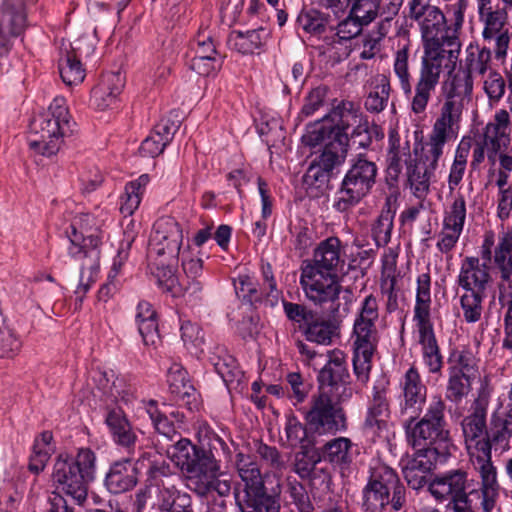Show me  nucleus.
I'll list each match as a JSON object with an SVG mask.
<instances>
[{"mask_svg":"<svg viewBox=\"0 0 512 512\" xmlns=\"http://www.w3.org/2000/svg\"><path fill=\"white\" fill-rule=\"evenodd\" d=\"M408 7L409 18L420 26L424 48L411 101V110L421 114L439 83L446 54L449 60L457 59L461 44L458 35L451 33L440 8L427 1L409 2Z\"/></svg>","mask_w":512,"mask_h":512,"instance_id":"1","label":"nucleus"},{"mask_svg":"<svg viewBox=\"0 0 512 512\" xmlns=\"http://www.w3.org/2000/svg\"><path fill=\"white\" fill-rule=\"evenodd\" d=\"M446 404L434 397L422 418L411 416L404 422L406 441L413 449L402 472L408 486L414 490L427 484V476L438 463H444L454 448L448 423L445 418Z\"/></svg>","mask_w":512,"mask_h":512,"instance_id":"2","label":"nucleus"},{"mask_svg":"<svg viewBox=\"0 0 512 512\" xmlns=\"http://www.w3.org/2000/svg\"><path fill=\"white\" fill-rule=\"evenodd\" d=\"M330 106L322 118L306 126L301 137L305 146L324 145L302 177L307 189L322 188L330 181L333 170L345 161L349 147L347 130L357 121L358 111L352 101L335 98Z\"/></svg>","mask_w":512,"mask_h":512,"instance_id":"3","label":"nucleus"},{"mask_svg":"<svg viewBox=\"0 0 512 512\" xmlns=\"http://www.w3.org/2000/svg\"><path fill=\"white\" fill-rule=\"evenodd\" d=\"M77 124L73 121L64 97H55L48 110L35 116L29 125L30 150L46 157L56 155L65 139L74 135Z\"/></svg>","mask_w":512,"mask_h":512,"instance_id":"4","label":"nucleus"},{"mask_svg":"<svg viewBox=\"0 0 512 512\" xmlns=\"http://www.w3.org/2000/svg\"><path fill=\"white\" fill-rule=\"evenodd\" d=\"M379 319L377 298L370 294L361 302L353 324V372L357 382L366 386L372 369V356L377 349L379 334L376 322Z\"/></svg>","mask_w":512,"mask_h":512,"instance_id":"5","label":"nucleus"},{"mask_svg":"<svg viewBox=\"0 0 512 512\" xmlns=\"http://www.w3.org/2000/svg\"><path fill=\"white\" fill-rule=\"evenodd\" d=\"M97 457L95 452L82 447L75 455L61 453L55 458L52 480L57 488L82 504L88 495V488L96 478Z\"/></svg>","mask_w":512,"mask_h":512,"instance_id":"6","label":"nucleus"},{"mask_svg":"<svg viewBox=\"0 0 512 512\" xmlns=\"http://www.w3.org/2000/svg\"><path fill=\"white\" fill-rule=\"evenodd\" d=\"M369 476L362 489V509L365 512H386L390 505L400 511L406 504V488L397 471L376 461L369 467Z\"/></svg>","mask_w":512,"mask_h":512,"instance_id":"7","label":"nucleus"},{"mask_svg":"<svg viewBox=\"0 0 512 512\" xmlns=\"http://www.w3.org/2000/svg\"><path fill=\"white\" fill-rule=\"evenodd\" d=\"M235 466L243 482V488L235 492V500L241 512H279L278 500L266 493L256 457L239 452L236 454Z\"/></svg>","mask_w":512,"mask_h":512,"instance_id":"8","label":"nucleus"},{"mask_svg":"<svg viewBox=\"0 0 512 512\" xmlns=\"http://www.w3.org/2000/svg\"><path fill=\"white\" fill-rule=\"evenodd\" d=\"M377 164L366 154H358L351 159L340 188L336 192L333 208L338 212H348L365 198L376 184Z\"/></svg>","mask_w":512,"mask_h":512,"instance_id":"9","label":"nucleus"},{"mask_svg":"<svg viewBox=\"0 0 512 512\" xmlns=\"http://www.w3.org/2000/svg\"><path fill=\"white\" fill-rule=\"evenodd\" d=\"M442 89L445 102L431 132L450 140L457 137L464 100L472 94L473 79L469 72L458 70L444 82Z\"/></svg>","mask_w":512,"mask_h":512,"instance_id":"10","label":"nucleus"},{"mask_svg":"<svg viewBox=\"0 0 512 512\" xmlns=\"http://www.w3.org/2000/svg\"><path fill=\"white\" fill-rule=\"evenodd\" d=\"M489 401V391L481 387L468 415L461 422L470 463L489 461V445L484 441L488 433L486 418Z\"/></svg>","mask_w":512,"mask_h":512,"instance_id":"11","label":"nucleus"},{"mask_svg":"<svg viewBox=\"0 0 512 512\" xmlns=\"http://www.w3.org/2000/svg\"><path fill=\"white\" fill-rule=\"evenodd\" d=\"M480 481L471 479L470 486L459 512H493L500 497L497 468L493 462L470 463Z\"/></svg>","mask_w":512,"mask_h":512,"instance_id":"12","label":"nucleus"},{"mask_svg":"<svg viewBox=\"0 0 512 512\" xmlns=\"http://www.w3.org/2000/svg\"><path fill=\"white\" fill-rule=\"evenodd\" d=\"M94 225L95 218L89 213H84L74 218L70 231H67L70 241L68 253L72 258L82 260L83 272L90 270L93 273L100 266L101 238L92 232Z\"/></svg>","mask_w":512,"mask_h":512,"instance_id":"13","label":"nucleus"},{"mask_svg":"<svg viewBox=\"0 0 512 512\" xmlns=\"http://www.w3.org/2000/svg\"><path fill=\"white\" fill-rule=\"evenodd\" d=\"M449 139L430 133L422 148L421 160L408 165L406 171L407 184L413 195L425 199L430 191V180L438 167V161L443 155V149Z\"/></svg>","mask_w":512,"mask_h":512,"instance_id":"14","label":"nucleus"},{"mask_svg":"<svg viewBox=\"0 0 512 512\" xmlns=\"http://www.w3.org/2000/svg\"><path fill=\"white\" fill-rule=\"evenodd\" d=\"M167 457L187 476L215 475L219 461L210 450L194 445L188 438L180 437L165 450Z\"/></svg>","mask_w":512,"mask_h":512,"instance_id":"15","label":"nucleus"},{"mask_svg":"<svg viewBox=\"0 0 512 512\" xmlns=\"http://www.w3.org/2000/svg\"><path fill=\"white\" fill-rule=\"evenodd\" d=\"M343 402L328 392H319L306 413V421L310 428L318 433L345 432L348 429V422L341 406Z\"/></svg>","mask_w":512,"mask_h":512,"instance_id":"16","label":"nucleus"},{"mask_svg":"<svg viewBox=\"0 0 512 512\" xmlns=\"http://www.w3.org/2000/svg\"><path fill=\"white\" fill-rule=\"evenodd\" d=\"M478 13L484 23V40H495V58L504 60L510 43L508 30H504L508 19L506 8L500 7L497 0H478Z\"/></svg>","mask_w":512,"mask_h":512,"instance_id":"17","label":"nucleus"},{"mask_svg":"<svg viewBox=\"0 0 512 512\" xmlns=\"http://www.w3.org/2000/svg\"><path fill=\"white\" fill-rule=\"evenodd\" d=\"M468 472L462 468L451 469L437 475L428 490L438 501H448V508L459 512L470 486Z\"/></svg>","mask_w":512,"mask_h":512,"instance_id":"18","label":"nucleus"},{"mask_svg":"<svg viewBox=\"0 0 512 512\" xmlns=\"http://www.w3.org/2000/svg\"><path fill=\"white\" fill-rule=\"evenodd\" d=\"M348 379L344 354L338 350L329 352V360L318 374L319 392H328L337 400L348 401L352 397Z\"/></svg>","mask_w":512,"mask_h":512,"instance_id":"19","label":"nucleus"},{"mask_svg":"<svg viewBox=\"0 0 512 512\" xmlns=\"http://www.w3.org/2000/svg\"><path fill=\"white\" fill-rule=\"evenodd\" d=\"M183 241L180 224L173 217H162L154 226L149 241V252L157 256L176 259Z\"/></svg>","mask_w":512,"mask_h":512,"instance_id":"20","label":"nucleus"},{"mask_svg":"<svg viewBox=\"0 0 512 512\" xmlns=\"http://www.w3.org/2000/svg\"><path fill=\"white\" fill-rule=\"evenodd\" d=\"M300 284L306 296L316 304L335 302L339 298L341 285L337 274L304 268Z\"/></svg>","mask_w":512,"mask_h":512,"instance_id":"21","label":"nucleus"},{"mask_svg":"<svg viewBox=\"0 0 512 512\" xmlns=\"http://www.w3.org/2000/svg\"><path fill=\"white\" fill-rule=\"evenodd\" d=\"M417 159L412 157L409 141L402 142L397 133L389 134V146L386 155L385 181L390 194L398 195V182L403 165L408 167Z\"/></svg>","mask_w":512,"mask_h":512,"instance_id":"22","label":"nucleus"},{"mask_svg":"<svg viewBox=\"0 0 512 512\" xmlns=\"http://www.w3.org/2000/svg\"><path fill=\"white\" fill-rule=\"evenodd\" d=\"M105 424L114 443L127 455L135 456L139 439L125 412L120 407L108 408Z\"/></svg>","mask_w":512,"mask_h":512,"instance_id":"23","label":"nucleus"},{"mask_svg":"<svg viewBox=\"0 0 512 512\" xmlns=\"http://www.w3.org/2000/svg\"><path fill=\"white\" fill-rule=\"evenodd\" d=\"M105 424L114 443L127 455L135 456L139 439L125 412L120 407L108 408Z\"/></svg>","mask_w":512,"mask_h":512,"instance_id":"24","label":"nucleus"},{"mask_svg":"<svg viewBox=\"0 0 512 512\" xmlns=\"http://www.w3.org/2000/svg\"><path fill=\"white\" fill-rule=\"evenodd\" d=\"M105 424L114 443L127 455L135 456L139 439L125 412L120 407L108 408Z\"/></svg>","mask_w":512,"mask_h":512,"instance_id":"25","label":"nucleus"},{"mask_svg":"<svg viewBox=\"0 0 512 512\" xmlns=\"http://www.w3.org/2000/svg\"><path fill=\"white\" fill-rule=\"evenodd\" d=\"M105 424L114 443L127 455L135 456L139 439L125 412L120 407L108 408Z\"/></svg>","mask_w":512,"mask_h":512,"instance_id":"26","label":"nucleus"},{"mask_svg":"<svg viewBox=\"0 0 512 512\" xmlns=\"http://www.w3.org/2000/svg\"><path fill=\"white\" fill-rule=\"evenodd\" d=\"M390 416L391 410L387 389L375 385L363 422L364 431L372 436H380L388 430Z\"/></svg>","mask_w":512,"mask_h":512,"instance_id":"27","label":"nucleus"},{"mask_svg":"<svg viewBox=\"0 0 512 512\" xmlns=\"http://www.w3.org/2000/svg\"><path fill=\"white\" fill-rule=\"evenodd\" d=\"M402 401L400 412L402 415L409 411L419 415L427 398V387L423 383L421 375L415 365H412L403 375L400 381Z\"/></svg>","mask_w":512,"mask_h":512,"instance_id":"28","label":"nucleus"},{"mask_svg":"<svg viewBox=\"0 0 512 512\" xmlns=\"http://www.w3.org/2000/svg\"><path fill=\"white\" fill-rule=\"evenodd\" d=\"M491 283L490 266L479 257L467 256L461 261L457 284L463 291L486 293Z\"/></svg>","mask_w":512,"mask_h":512,"instance_id":"29","label":"nucleus"},{"mask_svg":"<svg viewBox=\"0 0 512 512\" xmlns=\"http://www.w3.org/2000/svg\"><path fill=\"white\" fill-rule=\"evenodd\" d=\"M134 456L114 461L105 476V486L112 494H121L132 490L138 483L139 468L137 459L132 466Z\"/></svg>","mask_w":512,"mask_h":512,"instance_id":"30","label":"nucleus"},{"mask_svg":"<svg viewBox=\"0 0 512 512\" xmlns=\"http://www.w3.org/2000/svg\"><path fill=\"white\" fill-rule=\"evenodd\" d=\"M421 345L422 359L430 374H441L444 365L443 356L434 332L432 322L415 324Z\"/></svg>","mask_w":512,"mask_h":512,"instance_id":"31","label":"nucleus"},{"mask_svg":"<svg viewBox=\"0 0 512 512\" xmlns=\"http://www.w3.org/2000/svg\"><path fill=\"white\" fill-rule=\"evenodd\" d=\"M344 263L345 260L341 255L340 239L329 237L321 241L315 249L313 265H308L305 268L337 274L338 269L343 267Z\"/></svg>","mask_w":512,"mask_h":512,"instance_id":"32","label":"nucleus"},{"mask_svg":"<svg viewBox=\"0 0 512 512\" xmlns=\"http://www.w3.org/2000/svg\"><path fill=\"white\" fill-rule=\"evenodd\" d=\"M354 444L350 438L336 437L327 441L320 448L321 460L330 463L341 472L348 471L353 462Z\"/></svg>","mask_w":512,"mask_h":512,"instance_id":"33","label":"nucleus"},{"mask_svg":"<svg viewBox=\"0 0 512 512\" xmlns=\"http://www.w3.org/2000/svg\"><path fill=\"white\" fill-rule=\"evenodd\" d=\"M137 468H146V482L150 486L161 487L164 477L173 475V469L163 455L156 450H143L137 458Z\"/></svg>","mask_w":512,"mask_h":512,"instance_id":"34","label":"nucleus"},{"mask_svg":"<svg viewBox=\"0 0 512 512\" xmlns=\"http://www.w3.org/2000/svg\"><path fill=\"white\" fill-rule=\"evenodd\" d=\"M159 512H193L192 497L175 485L162 484L156 494L154 504Z\"/></svg>","mask_w":512,"mask_h":512,"instance_id":"35","label":"nucleus"},{"mask_svg":"<svg viewBox=\"0 0 512 512\" xmlns=\"http://www.w3.org/2000/svg\"><path fill=\"white\" fill-rule=\"evenodd\" d=\"M396 211L397 195L389 194L371 228V235L377 247H384L390 242Z\"/></svg>","mask_w":512,"mask_h":512,"instance_id":"36","label":"nucleus"},{"mask_svg":"<svg viewBox=\"0 0 512 512\" xmlns=\"http://www.w3.org/2000/svg\"><path fill=\"white\" fill-rule=\"evenodd\" d=\"M124 88V80L119 73H110L92 89L90 101L92 105L105 110L111 107Z\"/></svg>","mask_w":512,"mask_h":512,"instance_id":"37","label":"nucleus"},{"mask_svg":"<svg viewBox=\"0 0 512 512\" xmlns=\"http://www.w3.org/2000/svg\"><path fill=\"white\" fill-rule=\"evenodd\" d=\"M431 274L429 268L426 272L420 273L416 278V295L413 310V321L415 324L432 322L431 320Z\"/></svg>","mask_w":512,"mask_h":512,"instance_id":"38","label":"nucleus"},{"mask_svg":"<svg viewBox=\"0 0 512 512\" xmlns=\"http://www.w3.org/2000/svg\"><path fill=\"white\" fill-rule=\"evenodd\" d=\"M268 36V31L262 27L245 32L232 31L228 38V45L231 49L243 55L259 53Z\"/></svg>","mask_w":512,"mask_h":512,"instance_id":"39","label":"nucleus"},{"mask_svg":"<svg viewBox=\"0 0 512 512\" xmlns=\"http://www.w3.org/2000/svg\"><path fill=\"white\" fill-rule=\"evenodd\" d=\"M136 323L145 345H154L159 339L157 314L153 306L147 301H140L137 305Z\"/></svg>","mask_w":512,"mask_h":512,"instance_id":"40","label":"nucleus"},{"mask_svg":"<svg viewBox=\"0 0 512 512\" xmlns=\"http://www.w3.org/2000/svg\"><path fill=\"white\" fill-rule=\"evenodd\" d=\"M391 91L390 78L384 74L377 75L364 102L366 110L371 113L382 112L388 105Z\"/></svg>","mask_w":512,"mask_h":512,"instance_id":"41","label":"nucleus"},{"mask_svg":"<svg viewBox=\"0 0 512 512\" xmlns=\"http://www.w3.org/2000/svg\"><path fill=\"white\" fill-rule=\"evenodd\" d=\"M211 362L228 389H237L241 385L244 374L232 355L224 353L212 357Z\"/></svg>","mask_w":512,"mask_h":512,"instance_id":"42","label":"nucleus"},{"mask_svg":"<svg viewBox=\"0 0 512 512\" xmlns=\"http://www.w3.org/2000/svg\"><path fill=\"white\" fill-rule=\"evenodd\" d=\"M149 183V176L142 174L136 180L125 185V191L120 198V212L125 217L131 216L139 207L142 195Z\"/></svg>","mask_w":512,"mask_h":512,"instance_id":"43","label":"nucleus"},{"mask_svg":"<svg viewBox=\"0 0 512 512\" xmlns=\"http://www.w3.org/2000/svg\"><path fill=\"white\" fill-rule=\"evenodd\" d=\"M142 404L152 422L153 428L158 434L163 435L169 441L174 442L181 437L173 422L170 421L167 415L159 409L158 402L156 400H143Z\"/></svg>","mask_w":512,"mask_h":512,"instance_id":"44","label":"nucleus"},{"mask_svg":"<svg viewBox=\"0 0 512 512\" xmlns=\"http://www.w3.org/2000/svg\"><path fill=\"white\" fill-rule=\"evenodd\" d=\"M59 72L63 82L68 85H77L85 78V69L76 54V48L67 50L59 59Z\"/></svg>","mask_w":512,"mask_h":512,"instance_id":"45","label":"nucleus"},{"mask_svg":"<svg viewBox=\"0 0 512 512\" xmlns=\"http://www.w3.org/2000/svg\"><path fill=\"white\" fill-rule=\"evenodd\" d=\"M512 436V419L505 417L493 419L491 428L488 430L487 436L484 441L489 445V462H492L491 450L495 449L505 450L509 447V440Z\"/></svg>","mask_w":512,"mask_h":512,"instance_id":"46","label":"nucleus"},{"mask_svg":"<svg viewBox=\"0 0 512 512\" xmlns=\"http://www.w3.org/2000/svg\"><path fill=\"white\" fill-rule=\"evenodd\" d=\"M476 376L465 373L448 372L445 398L454 404H459L472 390Z\"/></svg>","mask_w":512,"mask_h":512,"instance_id":"47","label":"nucleus"},{"mask_svg":"<svg viewBox=\"0 0 512 512\" xmlns=\"http://www.w3.org/2000/svg\"><path fill=\"white\" fill-rule=\"evenodd\" d=\"M3 15L11 36L21 35L26 28L24 0H3Z\"/></svg>","mask_w":512,"mask_h":512,"instance_id":"48","label":"nucleus"},{"mask_svg":"<svg viewBox=\"0 0 512 512\" xmlns=\"http://www.w3.org/2000/svg\"><path fill=\"white\" fill-rule=\"evenodd\" d=\"M478 360L471 349L463 347L453 350L448 357V372L478 374Z\"/></svg>","mask_w":512,"mask_h":512,"instance_id":"49","label":"nucleus"},{"mask_svg":"<svg viewBox=\"0 0 512 512\" xmlns=\"http://www.w3.org/2000/svg\"><path fill=\"white\" fill-rule=\"evenodd\" d=\"M494 264L503 281L512 283V236L504 235L494 250Z\"/></svg>","mask_w":512,"mask_h":512,"instance_id":"50","label":"nucleus"},{"mask_svg":"<svg viewBox=\"0 0 512 512\" xmlns=\"http://www.w3.org/2000/svg\"><path fill=\"white\" fill-rule=\"evenodd\" d=\"M466 69L463 72H469L470 77L472 74L485 76L487 71H490L491 50L490 48H480L479 45L470 44L466 50Z\"/></svg>","mask_w":512,"mask_h":512,"instance_id":"51","label":"nucleus"},{"mask_svg":"<svg viewBox=\"0 0 512 512\" xmlns=\"http://www.w3.org/2000/svg\"><path fill=\"white\" fill-rule=\"evenodd\" d=\"M486 298V293L464 291L460 296L459 302L466 323H476L480 321L483 313V302Z\"/></svg>","mask_w":512,"mask_h":512,"instance_id":"52","label":"nucleus"},{"mask_svg":"<svg viewBox=\"0 0 512 512\" xmlns=\"http://www.w3.org/2000/svg\"><path fill=\"white\" fill-rule=\"evenodd\" d=\"M409 44H404L394 54L393 72L397 76L400 87L406 96L412 94L411 73L409 69Z\"/></svg>","mask_w":512,"mask_h":512,"instance_id":"53","label":"nucleus"},{"mask_svg":"<svg viewBox=\"0 0 512 512\" xmlns=\"http://www.w3.org/2000/svg\"><path fill=\"white\" fill-rule=\"evenodd\" d=\"M233 284L237 297L250 306L262 300L263 293L258 289V283L253 277L239 274Z\"/></svg>","mask_w":512,"mask_h":512,"instance_id":"54","label":"nucleus"},{"mask_svg":"<svg viewBox=\"0 0 512 512\" xmlns=\"http://www.w3.org/2000/svg\"><path fill=\"white\" fill-rule=\"evenodd\" d=\"M470 147V142H464L462 140L456 149L454 161L448 176V187L450 191H453L463 179Z\"/></svg>","mask_w":512,"mask_h":512,"instance_id":"55","label":"nucleus"},{"mask_svg":"<svg viewBox=\"0 0 512 512\" xmlns=\"http://www.w3.org/2000/svg\"><path fill=\"white\" fill-rule=\"evenodd\" d=\"M151 273L163 292L170 293L172 296L179 294L181 283H179L175 271L169 264H155V267L151 268Z\"/></svg>","mask_w":512,"mask_h":512,"instance_id":"56","label":"nucleus"},{"mask_svg":"<svg viewBox=\"0 0 512 512\" xmlns=\"http://www.w3.org/2000/svg\"><path fill=\"white\" fill-rule=\"evenodd\" d=\"M466 219V202L461 193H458L449 209L445 212L443 226L447 230L463 231Z\"/></svg>","mask_w":512,"mask_h":512,"instance_id":"57","label":"nucleus"},{"mask_svg":"<svg viewBox=\"0 0 512 512\" xmlns=\"http://www.w3.org/2000/svg\"><path fill=\"white\" fill-rule=\"evenodd\" d=\"M255 128L260 137H266L265 142L270 146H274L276 139L281 136V140L284 141L285 137L282 136V123L273 117H269L266 114H261L256 117Z\"/></svg>","mask_w":512,"mask_h":512,"instance_id":"58","label":"nucleus"},{"mask_svg":"<svg viewBox=\"0 0 512 512\" xmlns=\"http://www.w3.org/2000/svg\"><path fill=\"white\" fill-rule=\"evenodd\" d=\"M337 330V327L333 323L327 321L318 322L315 319L310 326L306 327L304 334L309 341L322 345H330L333 338L339 335Z\"/></svg>","mask_w":512,"mask_h":512,"instance_id":"59","label":"nucleus"},{"mask_svg":"<svg viewBox=\"0 0 512 512\" xmlns=\"http://www.w3.org/2000/svg\"><path fill=\"white\" fill-rule=\"evenodd\" d=\"M362 18L352 15L351 10L349 15L340 21L336 26L330 25V31H335L339 42L351 40L357 37L363 29L364 25H368Z\"/></svg>","mask_w":512,"mask_h":512,"instance_id":"60","label":"nucleus"},{"mask_svg":"<svg viewBox=\"0 0 512 512\" xmlns=\"http://www.w3.org/2000/svg\"><path fill=\"white\" fill-rule=\"evenodd\" d=\"M297 25L312 34H321L330 26L328 18L314 9L302 12L297 18Z\"/></svg>","mask_w":512,"mask_h":512,"instance_id":"61","label":"nucleus"},{"mask_svg":"<svg viewBox=\"0 0 512 512\" xmlns=\"http://www.w3.org/2000/svg\"><path fill=\"white\" fill-rule=\"evenodd\" d=\"M321 460L320 453L314 447L301 449L295 455L294 471L301 478H308L313 472L315 465Z\"/></svg>","mask_w":512,"mask_h":512,"instance_id":"62","label":"nucleus"},{"mask_svg":"<svg viewBox=\"0 0 512 512\" xmlns=\"http://www.w3.org/2000/svg\"><path fill=\"white\" fill-rule=\"evenodd\" d=\"M167 384L169 392L173 397L185 391L187 387H193L188 378L187 371L178 363H173L168 369Z\"/></svg>","mask_w":512,"mask_h":512,"instance_id":"63","label":"nucleus"},{"mask_svg":"<svg viewBox=\"0 0 512 512\" xmlns=\"http://www.w3.org/2000/svg\"><path fill=\"white\" fill-rule=\"evenodd\" d=\"M483 89L490 103H497L505 94L506 83L500 73L490 70L483 80Z\"/></svg>","mask_w":512,"mask_h":512,"instance_id":"64","label":"nucleus"}]
</instances>
